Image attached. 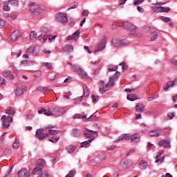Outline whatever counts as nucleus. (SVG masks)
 Masks as SVG:
<instances>
[{
    "label": "nucleus",
    "mask_w": 177,
    "mask_h": 177,
    "mask_svg": "<svg viewBox=\"0 0 177 177\" xmlns=\"http://www.w3.org/2000/svg\"><path fill=\"white\" fill-rule=\"evenodd\" d=\"M145 31H147V32H151L153 35L150 38V41L153 42L154 41L157 40V38L161 35V33L160 32V30H158L157 28L151 26H145L144 28Z\"/></svg>",
    "instance_id": "1"
},
{
    "label": "nucleus",
    "mask_w": 177,
    "mask_h": 177,
    "mask_svg": "<svg viewBox=\"0 0 177 177\" xmlns=\"http://www.w3.org/2000/svg\"><path fill=\"white\" fill-rule=\"evenodd\" d=\"M66 114V109L59 106L50 109V115H54V117H61Z\"/></svg>",
    "instance_id": "2"
},
{
    "label": "nucleus",
    "mask_w": 177,
    "mask_h": 177,
    "mask_svg": "<svg viewBox=\"0 0 177 177\" xmlns=\"http://www.w3.org/2000/svg\"><path fill=\"white\" fill-rule=\"evenodd\" d=\"M71 70L73 71V73L77 71L79 75H81V77L83 78H86V77H88V73H86V71L82 69V68H81V66L78 64L72 65Z\"/></svg>",
    "instance_id": "3"
},
{
    "label": "nucleus",
    "mask_w": 177,
    "mask_h": 177,
    "mask_svg": "<svg viewBox=\"0 0 177 177\" xmlns=\"http://www.w3.org/2000/svg\"><path fill=\"white\" fill-rule=\"evenodd\" d=\"M55 21L57 23H67L68 21V17L66 12H58L55 15Z\"/></svg>",
    "instance_id": "4"
},
{
    "label": "nucleus",
    "mask_w": 177,
    "mask_h": 177,
    "mask_svg": "<svg viewBox=\"0 0 177 177\" xmlns=\"http://www.w3.org/2000/svg\"><path fill=\"white\" fill-rule=\"evenodd\" d=\"M112 44L113 46L115 48H118V46H124L125 45H129L131 44V41L127 39L120 40L118 39H112Z\"/></svg>",
    "instance_id": "5"
},
{
    "label": "nucleus",
    "mask_w": 177,
    "mask_h": 177,
    "mask_svg": "<svg viewBox=\"0 0 177 177\" xmlns=\"http://www.w3.org/2000/svg\"><path fill=\"white\" fill-rule=\"evenodd\" d=\"M33 175H37V177H49L48 171L43 170L39 167H36L32 171Z\"/></svg>",
    "instance_id": "6"
},
{
    "label": "nucleus",
    "mask_w": 177,
    "mask_h": 177,
    "mask_svg": "<svg viewBox=\"0 0 177 177\" xmlns=\"http://www.w3.org/2000/svg\"><path fill=\"white\" fill-rule=\"evenodd\" d=\"M114 78L109 77V82L106 83L105 85H104L102 88H100V92L102 93L103 92H107L111 86H114Z\"/></svg>",
    "instance_id": "7"
},
{
    "label": "nucleus",
    "mask_w": 177,
    "mask_h": 177,
    "mask_svg": "<svg viewBox=\"0 0 177 177\" xmlns=\"http://www.w3.org/2000/svg\"><path fill=\"white\" fill-rule=\"evenodd\" d=\"M1 120H3V128H9L10 127V124L9 122H12L13 121V118L10 115L6 116V115H3L1 118Z\"/></svg>",
    "instance_id": "8"
},
{
    "label": "nucleus",
    "mask_w": 177,
    "mask_h": 177,
    "mask_svg": "<svg viewBox=\"0 0 177 177\" xmlns=\"http://www.w3.org/2000/svg\"><path fill=\"white\" fill-rule=\"evenodd\" d=\"M123 28L130 31L131 35H135V34H136V26L132 23H125Z\"/></svg>",
    "instance_id": "9"
},
{
    "label": "nucleus",
    "mask_w": 177,
    "mask_h": 177,
    "mask_svg": "<svg viewBox=\"0 0 177 177\" xmlns=\"http://www.w3.org/2000/svg\"><path fill=\"white\" fill-rule=\"evenodd\" d=\"M25 91H27V86L23 84H19L15 91V95L17 96V97H20V96L24 95Z\"/></svg>",
    "instance_id": "10"
},
{
    "label": "nucleus",
    "mask_w": 177,
    "mask_h": 177,
    "mask_svg": "<svg viewBox=\"0 0 177 177\" xmlns=\"http://www.w3.org/2000/svg\"><path fill=\"white\" fill-rule=\"evenodd\" d=\"M23 35V33H21V30H15L11 34H10V39L11 41H16L20 37Z\"/></svg>",
    "instance_id": "11"
},
{
    "label": "nucleus",
    "mask_w": 177,
    "mask_h": 177,
    "mask_svg": "<svg viewBox=\"0 0 177 177\" xmlns=\"http://www.w3.org/2000/svg\"><path fill=\"white\" fill-rule=\"evenodd\" d=\"M26 53H27L28 55H32V56H38V55H39V51L38 50H37V47L32 46L28 47L26 50Z\"/></svg>",
    "instance_id": "12"
},
{
    "label": "nucleus",
    "mask_w": 177,
    "mask_h": 177,
    "mask_svg": "<svg viewBox=\"0 0 177 177\" xmlns=\"http://www.w3.org/2000/svg\"><path fill=\"white\" fill-rule=\"evenodd\" d=\"M45 129H39L37 131H36V136L37 139H39V140H42V139H45V138H46V136H49V133H45Z\"/></svg>",
    "instance_id": "13"
},
{
    "label": "nucleus",
    "mask_w": 177,
    "mask_h": 177,
    "mask_svg": "<svg viewBox=\"0 0 177 177\" xmlns=\"http://www.w3.org/2000/svg\"><path fill=\"white\" fill-rule=\"evenodd\" d=\"M162 12H165V13H168V12H169V8H165V7H162V6L153 7V13H160Z\"/></svg>",
    "instance_id": "14"
},
{
    "label": "nucleus",
    "mask_w": 177,
    "mask_h": 177,
    "mask_svg": "<svg viewBox=\"0 0 177 177\" xmlns=\"http://www.w3.org/2000/svg\"><path fill=\"white\" fill-rule=\"evenodd\" d=\"M30 10L35 15V16H38L39 15V10H38V6L35 5V3H32L30 4Z\"/></svg>",
    "instance_id": "15"
},
{
    "label": "nucleus",
    "mask_w": 177,
    "mask_h": 177,
    "mask_svg": "<svg viewBox=\"0 0 177 177\" xmlns=\"http://www.w3.org/2000/svg\"><path fill=\"white\" fill-rule=\"evenodd\" d=\"M80 30H76L72 35H69L66 37L67 41H71L73 39L74 41H78V38H80Z\"/></svg>",
    "instance_id": "16"
},
{
    "label": "nucleus",
    "mask_w": 177,
    "mask_h": 177,
    "mask_svg": "<svg viewBox=\"0 0 177 177\" xmlns=\"http://www.w3.org/2000/svg\"><path fill=\"white\" fill-rule=\"evenodd\" d=\"M106 48V39H104L97 44V47L95 48V52H102V50H104Z\"/></svg>",
    "instance_id": "17"
},
{
    "label": "nucleus",
    "mask_w": 177,
    "mask_h": 177,
    "mask_svg": "<svg viewBox=\"0 0 177 177\" xmlns=\"http://www.w3.org/2000/svg\"><path fill=\"white\" fill-rule=\"evenodd\" d=\"M162 133L161 129H158L155 130H151L149 132V136H160Z\"/></svg>",
    "instance_id": "18"
},
{
    "label": "nucleus",
    "mask_w": 177,
    "mask_h": 177,
    "mask_svg": "<svg viewBox=\"0 0 177 177\" xmlns=\"http://www.w3.org/2000/svg\"><path fill=\"white\" fill-rule=\"evenodd\" d=\"M30 38L32 41H35V39H38L39 41L42 38V35H39L38 37V34L35 31H31L30 33Z\"/></svg>",
    "instance_id": "19"
},
{
    "label": "nucleus",
    "mask_w": 177,
    "mask_h": 177,
    "mask_svg": "<svg viewBox=\"0 0 177 177\" xmlns=\"http://www.w3.org/2000/svg\"><path fill=\"white\" fill-rule=\"evenodd\" d=\"M159 146L162 147L164 146L165 149H167L171 146V141L167 140H162L159 142Z\"/></svg>",
    "instance_id": "20"
},
{
    "label": "nucleus",
    "mask_w": 177,
    "mask_h": 177,
    "mask_svg": "<svg viewBox=\"0 0 177 177\" xmlns=\"http://www.w3.org/2000/svg\"><path fill=\"white\" fill-rule=\"evenodd\" d=\"M130 139L133 143H138L140 140V136L138 133L130 136Z\"/></svg>",
    "instance_id": "21"
},
{
    "label": "nucleus",
    "mask_w": 177,
    "mask_h": 177,
    "mask_svg": "<svg viewBox=\"0 0 177 177\" xmlns=\"http://www.w3.org/2000/svg\"><path fill=\"white\" fill-rule=\"evenodd\" d=\"M20 66H22V67H28L30 66H32V61L27 60V59H23L20 62Z\"/></svg>",
    "instance_id": "22"
},
{
    "label": "nucleus",
    "mask_w": 177,
    "mask_h": 177,
    "mask_svg": "<svg viewBox=\"0 0 177 177\" xmlns=\"http://www.w3.org/2000/svg\"><path fill=\"white\" fill-rule=\"evenodd\" d=\"M19 177H27L28 176V170L27 169H22L18 172Z\"/></svg>",
    "instance_id": "23"
},
{
    "label": "nucleus",
    "mask_w": 177,
    "mask_h": 177,
    "mask_svg": "<svg viewBox=\"0 0 177 177\" xmlns=\"http://www.w3.org/2000/svg\"><path fill=\"white\" fill-rule=\"evenodd\" d=\"M143 109H145V105L143 104V102H139L136 106V111H137V113H142V111H143Z\"/></svg>",
    "instance_id": "24"
},
{
    "label": "nucleus",
    "mask_w": 177,
    "mask_h": 177,
    "mask_svg": "<svg viewBox=\"0 0 177 177\" xmlns=\"http://www.w3.org/2000/svg\"><path fill=\"white\" fill-rule=\"evenodd\" d=\"M63 50L64 52L70 53L71 52H73V50H74V48L71 45L66 44L64 46Z\"/></svg>",
    "instance_id": "25"
},
{
    "label": "nucleus",
    "mask_w": 177,
    "mask_h": 177,
    "mask_svg": "<svg viewBox=\"0 0 177 177\" xmlns=\"http://www.w3.org/2000/svg\"><path fill=\"white\" fill-rule=\"evenodd\" d=\"M39 114H44V115H50V109H45L44 108L38 111Z\"/></svg>",
    "instance_id": "26"
},
{
    "label": "nucleus",
    "mask_w": 177,
    "mask_h": 177,
    "mask_svg": "<svg viewBox=\"0 0 177 177\" xmlns=\"http://www.w3.org/2000/svg\"><path fill=\"white\" fill-rule=\"evenodd\" d=\"M173 86L174 83H172V81L167 82L166 84L163 85V89L167 92L168 91V89H169V88H172Z\"/></svg>",
    "instance_id": "27"
},
{
    "label": "nucleus",
    "mask_w": 177,
    "mask_h": 177,
    "mask_svg": "<svg viewBox=\"0 0 177 177\" xmlns=\"http://www.w3.org/2000/svg\"><path fill=\"white\" fill-rule=\"evenodd\" d=\"M148 167L147 161L146 160H141V162L139 164V168L140 169H142V171L146 169Z\"/></svg>",
    "instance_id": "28"
},
{
    "label": "nucleus",
    "mask_w": 177,
    "mask_h": 177,
    "mask_svg": "<svg viewBox=\"0 0 177 177\" xmlns=\"http://www.w3.org/2000/svg\"><path fill=\"white\" fill-rule=\"evenodd\" d=\"M71 135L72 136H73V138H80V136H81V131L79 129H74L73 130H72Z\"/></svg>",
    "instance_id": "29"
},
{
    "label": "nucleus",
    "mask_w": 177,
    "mask_h": 177,
    "mask_svg": "<svg viewBox=\"0 0 177 177\" xmlns=\"http://www.w3.org/2000/svg\"><path fill=\"white\" fill-rule=\"evenodd\" d=\"M138 97H136V95L135 94H129L127 95V100H130V102H135Z\"/></svg>",
    "instance_id": "30"
},
{
    "label": "nucleus",
    "mask_w": 177,
    "mask_h": 177,
    "mask_svg": "<svg viewBox=\"0 0 177 177\" xmlns=\"http://www.w3.org/2000/svg\"><path fill=\"white\" fill-rule=\"evenodd\" d=\"M83 89L84 97H88V96H89V95L91 94V92L89 91V90H88V87L86 86V85L83 86Z\"/></svg>",
    "instance_id": "31"
},
{
    "label": "nucleus",
    "mask_w": 177,
    "mask_h": 177,
    "mask_svg": "<svg viewBox=\"0 0 177 177\" xmlns=\"http://www.w3.org/2000/svg\"><path fill=\"white\" fill-rule=\"evenodd\" d=\"M6 114H8V115H15V114H16V111H15L13 108H10L9 109L6 110Z\"/></svg>",
    "instance_id": "32"
},
{
    "label": "nucleus",
    "mask_w": 177,
    "mask_h": 177,
    "mask_svg": "<svg viewBox=\"0 0 177 177\" xmlns=\"http://www.w3.org/2000/svg\"><path fill=\"white\" fill-rule=\"evenodd\" d=\"M75 149H77V147L74 145H69L68 147H66V150L68 153H73V151H74V150H75Z\"/></svg>",
    "instance_id": "33"
},
{
    "label": "nucleus",
    "mask_w": 177,
    "mask_h": 177,
    "mask_svg": "<svg viewBox=\"0 0 177 177\" xmlns=\"http://www.w3.org/2000/svg\"><path fill=\"white\" fill-rule=\"evenodd\" d=\"M8 5H10V6H18L19 5V1L17 0H9L8 1Z\"/></svg>",
    "instance_id": "34"
},
{
    "label": "nucleus",
    "mask_w": 177,
    "mask_h": 177,
    "mask_svg": "<svg viewBox=\"0 0 177 177\" xmlns=\"http://www.w3.org/2000/svg\"><path fill=\"white\" fill-rule=\"evenodd\" d=\"M41 64L42 66L46 67V68H48V70L52 69L53 67L52 63H49V62H43L41 63Z\"/></svg>",
    "instance_id": "35"
},
{
    "label": "nucleus",
    "mask_w": 177,
    "mask_h": 177,
    "mask_svg": "<svg viewBox=\"0 0 177 177\" xmlns=\"http://www.w3.org/2000/svg\"><path fill=\"white\" fill-rule=\"evenodd\" d=\"M78 7V3L74 1L70 4V8H68V10H70L71 9H75Z\"/></svg>",
    "instance_id": "36"
},
{
    "label": "nucleus",
    "mask_w": 177,
    "mask_h": 177,
    "mask_svg": "<svg viewBox=\"0 0 177 177\" xmlns=\"http://www.w3.org/2000/svg\"><path fill=\"white\" fill-rule=\"evenodd\" d=\"M120 75H121V73L119 71H116L115 75L112 77H110V78H113L114 82H115V81H117V80H118V78L120 77Z\"/></svg>",
    "instance_id": "37"
},
{
    "label": "nucleus",
    "mask_w": 177,
    "mask_h": 177,
    "mask_svg": "<svg viewBox=\"0 0 177 177\" xmlns=\"http://www.w3.org/2000/svg\"><path fill=\"white\" fill-rule=\"evenodd\" d=\"M82 96L74 99L75 104H80L82 102Z\"/></svg>",
    "instance_id": "38"
},
{
    "label": "nucleus",
    "mask_w": 177,
    "mask_h": 177,
    "mask_svg": "<svg viewBox=\"0 0 177 177\" xmlns=\"http://www.w3.org/2000/svg\"><path fill=\"white\" fill-rule=\"evenodd\" d=\"M160 96L158 95H153L152 97H149L147 99L148 102H153V100H156V99H158Z\"/></svg>",
    "instance_id": "39"
},
{
    "label": "nucleus",
    "mask_w": 177,
    "mask_h": 177,
    "mask_svg": "<svg viewBox=\"0 0 177 177\" xmlns=\"http://www.w3.org/2000/svg\"><path fill=\"white\" fill-rule=\"evenodd\" d=\"M160 20H162V21H164L165 23H169V21H171V18L162 16L160 17Z\"/></svg>",
    "instance_id": "40"
},
{
    "label": "nucleus",
    "mask_w": 177,
    "mask_h": 177,
    "mask_svg": "<svg viewBox=\"0 0 177 177\" xmlns=\"http://www.w3.org/2000/svg\"><path fill=\"white\" fill-rule=\"evenodd\" d=\"M59 139H60L59 137H53L52 138H50L49 140L52 143H57V142H59Z\"/></svg>",
    "instance_id": "41"
},
{
    "label": "nucleus",
    "mask_w": 177,
    "mask_h": 177,
    "mask_svg": "<svg viewBox=\"0 0 177 177\" xmlns=\"http://www.w3.org/2000/svg\"><path fill=\"white\" fill-rule=\"evenodd\" d=\"M97 157H98L99 160H106V153L102 152V153H99Z\"/></svg>",
    "instance_id": "42"
},
{
    "label": "nucleus",
    "mask_w": 177,
    "mask_h": 177,
    "mask_svg": "<svg viewBox=\"0 0 177 177\" xmlns=\"http://www.w3.org/2000/svg\"><path fill=\"white\" fill-rule=\"evenodd\" d=\"M75 176V170H71L68 174H67L65 177H74Z\"/></svg>",
    "instance_id": "43"
},
{
    "label": "nucleus",
    "mask_w": 177,
    "mask_h": 177,
    "mask_svg": "<svg viewBox=\"0 0 177 177\" xmlns=\"http://www.w3.org/2000/svg\"><path fill=\"white\" fill-rule=\"evenodd\" d=\"M37 91H39V92H44V91H49V88L39 86L37 87Z\"/></svg>",
    "instance_id": "44"
},
{
    "label": "nucleus",
    "mask_w": 177,
    "mask_h": 177,
    "mask_svg": "<svg viewBox=\"0 0 177 177\" xmlns=\"http://www.w3.org/2000/svg\"><path fill=\"white\" fill-rule=\"evenodd\" d=\"M108 70L109 71H117V70H118V66L111 67V66H108Z\"/></svg>",
    "instance_id": "45"
},
{
    "label": "nucleus",
    "mask_w": 177,
    "mask_h": 177,
    "mask_svg": "<svg viewBox=\"0 0 177 177\" xmlns=\"http://www.w3.org/2000/svg\"><path fill=\"white\" fill-rule=\"evenodd\" d=\"M19 146H20V142H19V140H16L13 144L14 149H19Z\"/></svg>",
    "instance_id": "46"
},
{
    "label": "nucleus",
    "mask_w": 177,
    "mask_h": 177,
    "mask_svg": "<svg viewBox=\"0 0 177 177\" xmlns=\"http://www.w3.org/2000/svg\"><path fill=\"white\" fill-rule=\"evenodd\" d=\"M48 132H49L48 135H57L59 133V132L57 130H52V129H50Z\"/></svg>",
    "instance_id": "47"
},
{
    "label": "nucleus",
    "mask_w": 177,
    "mask_h": 177,
    "mask_svg": "<svg viewBox=\"0 0 177 177\" xmlns=\"http://www.w3.org/2000/svg\"><path fill=\"white\" fill-rule=\"evenodd\" d=\"M4 154H6V156H10L12 154V150L9 149H6L4 150Z\"/></svg>",
    "instance_id": "48"
},
{
    "label": "nucleus",
    "mask_w": 177,
    "mask_h": 177,
    "mask_svg": "<svg viewBox=\"0 0 177 177\" xmlns=\"http://www.w3.org/2000/svg\"><path fill=\"white\" fill-rule=\"evenodd\" d=\"M124 140H129L131 139V135L129 134H122Z\"/></svg>",
    "instance_id": "49"
},
{
    "label": "nucleus",
    "mask_w": 177,
    "mask_h": 177,
    "mask_svg": "<svg viewBox=\"0 0 177 177\" xmlns=\"http://www.w3.org/2000/svg\"><path fill=\"white\" fill-rule=\"evenodd\" d=\"M39 167H42L45 165V160L44 159H40L38 160Z\"/></svg>",
    "instance_id": "50"
},
{
    "label": "nucleus",
    "mask_w": 177,
    "mask_h": 177,
    "mask_svg": "<svg viewBox=\"0 0 177 177\" xmlns=\"http://www.w3.org/2000/svg\"><path fill=\"white\" fill-rule=\"evenodd\" d=\"M57 37V35H49L48 41H50V42H52V41H53V39H55Z\"/></svg>",
    "instance_id": "51"
},
{
    "label": "nucleus",
    "mask_w": 177,
    "mask_h": 177,
    "mask_svg": "<svg viewBox=\"0 0 177 177\" xmlns=\"http://www.w3.org/2000/svg\"><path fill=\"white\" fill-rule=\"evenodd\" d=\"M170 63H171V64H173L174 66H176L177 67V60L174 58H172L170 59Z\"/></svg>",
    "instance_id": "52"
},
{
    "label": "nucleus",
    "mask_w": 177,
    "mask_h": 177,
    "mask_svg": "<svg viewBox=\"0 0 177 177\" xmlns=\"http://www.w3.org/2000/svg\"><path fill=\"white\" fill-rule=\"evenodd\" d=\"M89 145V142L88 140H86L80 144V147H85V146H88Z\"/></svg>",
    "instance_id": "53"
},
{
    "label": "nucleus",
    "mask_w": 177,
    "mask_h": 177,
    "mask_svg": "<svg viewBox=\"0 0 177 177\" xmlns=\"http://www.w3.org/2000/svg\"><path fill=\"white\" fill-rule=\"evenodd\" d=\"M9 75H10V72L9 71H5L3 73V77H4L5 78H8Z\"/></svg>",
    "instance_id": "54"
},
{
    "label": "nucleus",
    "mask_w": 177,
    "mask_h": 177,
    "mask_svg": "<svg viewBox=\"0 0 177 177\" xmlns=\"http://www.w3.org/2000/svg\"><path fill=\"white\" fill-rule=\"evenodd\" d=\"M121 140H124V136L122 134L120 136H119L115 142H121Z\"/></svg>",
    "instance_id": "55"
},
{
    "label": "nucleus",
    "mask_w": 177,
    "mask_h": 177,
    "mask_svg": "<svg viewBox=\"0 0 177 177\" xmlns=\"http://www.w3.org/2000/svg\"><path fill=\"white\" fill-rule=\"evenodd\" d=\"M6 135H8L7 132H5L1 137V141L3 142L5 139H6Z\"/></svg>",
    "instance_id": "56"
},
{
    "label": "nucleus",
    "mask_w": 177,
    "mask_h": 177,
    "mask_svg": "<svg viewBox=\"0 0 177 177\" xmlns=\"http://www.w3.org/2000/svg\"><path fill=\"white\" fill-rule=\"evenodd\" d=\"M144 0H134L133 1V3L137 6L139 5L140 3H142V2H143Z\"/></svg>",
    "instance_id": "57"
},
{
    "label": "nucleus",
    "mask_w": 177,
    "mask_h": 177,
    "mask_svg": "<svg viewBox=\"0 0 177 177\" xmlns=\"http://www.w3.org/2000/svg\"><path fill=\"white\" fill-rule=\"evenodd\" d=\"M3 10L9 12V10H10V7H9V6L8 4H6L3 6Z\"/></svg>",
    "instance_id": "58"
},
{
    "label": "nucleus",
    "mask_w": 177,
    "mask_h": 177,
    "mask_svg": "<svg viewBox=\"0 0 177 177\" xmlns=\"http://www.w3.org/2000/svg\"><path fill=\"white\" fill-rule=\"evenodd\" d=\"M88 15H89V11H88V10H84L82 13V16H88Z\"/></svg>",
    "instance_id": "59"
},
{
    "label": "nucleus",
    "mask_w": 177,
    "mask_h": 177,
    "mask_svg": "<svg viewBox=\"0 0 177 177\" xmlns=\"http://www.w3.org/2000/svg\"><path fill=\"white\" fill-rule=\"evenodd\" d=\"M115 147H117V146L112 145V146H110V147H107L106 149H107V150H109L110 151L111 150H114V149H115Z\"/></svg>",
    "instance_id": "60"
},
{
    "label": "nucleus",
    "mask_w": 177,
    "mask_h": 177,
    "mask_svg": "<svg viewBox=\"0 0 177 177\" xmlns=\"http://www.w3.org/2000/svg\"><path fill=\"white\" fill-rule=\"evenodd\" d=\"M135 151H136V149H131V150L127 153V156H131V154H133V153H135Z\"/></svg>",
    "instance_id": "61"
},
{
    "label": "nucleus",
    "mask_w": 177,
    "mask_h": 177,
    "mask_svg": "<svg viewBox=\"0 0 177 177\" xmlns=\"http://www.w3.org/2000/svg\"><path fill=\"white\" fill-rule=\"evenodd\" d=\"M168 117L172 120L175 117V113H168Z\"/></svg>",
    "instance_id": "62"
},
{
    "label": "nucleus",
    "mask_w": 177,
    "mask_h": 177,
    "mask_svg": "<svg viewBox=\"0 0 177 177\" xmlns=\"http://www.w3.org/2000/svg\"><path fill=\"white\" fill-rule=\"evenodd\" d=\"M86 131H87V132H91L93 135H96L97 136V135H99L97 131H94L93 130H89V129H87Z\"/></svg>",
    "instance_id": "63"
},
{
    "label": "nucleus",
    "mask_w": 177,
    "mask_h": 177,
    "mask_svg": "<svg viewBox=\"0 0 177 177\" xmlns=\"http://www.w3.org/2000/svg\"><path fill=\"white\" fill-rule=\"evenodd\" d=\"M0 85H5V79L3 77L0 78Z\"/></svg>",
    "instance_id": "64"
}]
</instances>
